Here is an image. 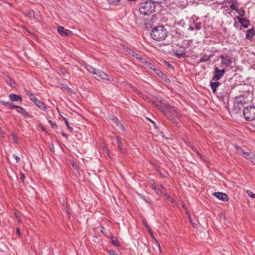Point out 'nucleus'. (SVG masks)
<instances>
[{
    "label": "nucleus",
    "instance_id": "1",
    "mask_svg": "<svg viewBox=\"0 0 255 255\" xmlns=\"http://www.w3.org/2000/svg\"><path fill=\"white\" fill-rule=\"evenodd\" d=\"M151 37L156 41H162L167 37L168 33L167 30L163 26L154 27L151 31Z\"/></svg>",
    "mask_w": 255,
    "mask_h": 255
},
{
    "label": "nucleus",
    "instance_id": "2",
    "mask_svg": "<svg viewBox=\"0 0 255 255\" xmlns=\"http://www.w3.org/2000/svg\"><path fill=\"white\" fill-rule=\"evenodd\" d=\"M155 4L150 0L142 2L139 6V11L140 13L148 15L154 11Z\"/></svg>",
    "mask_w": 255,
    "mask_h": 255
},
{
    "label": "nucleus",
    "instance_id": "3",
    "mask_svg": "<svg viewBox=\"0 0 255 255\" xmlns=\"http://www.w3.org/2000/svg\"><path fill=\"white\" fill-rule=\"evenodd\" d=\"M225 72V70L224 69L222 70H220L218 67H215L214 68V77H213V80H218L221 77H222Z\"/></svg>",
    "mask_w": 255,
    "mask_h": 255
},
{
    "label": "nucleus",
    "instance_id": "4",
    "mask_svg": "<svg viewBox=\"0 0 255 255\" xmlns=\"http://www.w3.org/2000/svg\"><path fill=\"white\" fill-rule=\"evenodd\" d=\"M238 114V113H234ZM241 116H243L245 119L248 121H252L255 119V113H239Z\"/></svg>",
    "mask_w": 255,
    "mask_h": 255
},
{
    "label": "nucleus",
    "instance_id": "5",
    "mask_svg": "<svg viewBox=\"0 0 255 255\" xmlns=\"http://www.w3.org/2000/svg\"><path fill=\"white\" fill-rule=\"evenodd\" d=\"M222 60L221 67H224L225 66H230L232 63V59L229 57H225L223 55L220 56Z\"/></svg>",
    "mask_w": 255,
    "mask_h": 255
},
{
    "label": "nucleus",
    "instance_id": "6",
    "mask_svg": "<svg viewBox=\"0 0 255 255\" xmlns=\"http://www.w3.org/2000/svg\"><path fill=\"white\" fill-rule=\"evenodd\" d=\"M95 75L103 80L109 81L111 80L109 76L102 70H97Z\"/></svg>",
    "mask_w": 255,
    "mask_h": 255
},
{
    "label": "nucleus",
    "instance_id": "7",
    "mask_svg": "<svg viewBox=\"0 0 255 255\" xmlns=\"http://www.w3.org/2000/svg\"><path fill=\"white\" fill-rule=\"evenodd\" d=\"M213 195L215 197L223 201H227L229 200L227 194L222 192H215Z\"/></svg>",
    "mask_w": 255,
    "mask_h": 255
},
{
    "label": "nucleus",
    "instance_id": "8",
    "mask_svg": "<svg viewBox=\"0 0 255 255\" xmlns=\"http://www.w3.org/2000/svg\"><path fill=\"white\" fill-rule=\"evenodd\" d=\"M151 187L153 190H154L157 194H163L166 192L165 189L162 186H160L159 187L157 188L154 184H152Z\"/></svg>",
    "mask_w": 255,
    "mask_h": 255
},
{
    "label": "nucleus",
    "instance_id": "9",
    "mask_svg": "<svg viewBox=\"0 0 255 255\" xmlns=\"http://www.w3.org/2000/svg\"><path fill=\"white\" fill-rule=\"evenodd\" d=\"M141 63L144 64L147 67H148L151 70L154 71L157 73V74H159V73H161V72L159 70L155 69V66L152 64L147 61L145 59H144L142 60V61H141Z\"/></svg>",
    "mask_w": 255,
    "mask_h": 255
},
{
    "label": "nucleus",
    "instance_id": "10",
    "mask_svg": "<svg viewBox=\"0 0 255 255\" xmlns=\"http://www.w3.org/2000/svg\"><path fill=\"white\" fill-rule=\"evenodd\" d=\"M8 97L12 102H21L22 97L20 95H17L15 94H10L9 95Z\"/></svg>",
    "mask_w": 255,
    "mask_h": 255
},
{
    "label": "nucleus",
    "instance_id": "11",
    "mask_svg": "<svg viewBox=\"0 0 255 255\" xmlns=\"http://www.w3.org/2000/svg\"><path fill=\"white\" fill-rule=\"evenodd\" d=\"M127 51L128 52L129 54L131 55L141 62L144 59V58H142L138 53H135L130 49H129L128 50H127Z\"/></svg>",
    "mask_w": 255,
    "mask_h": 255
},
{
    "label": "nucleus",
    "instance_id": "12",
    "mask_svg": "<svg viewBox=\"0 0 255 255\" xmlns=\"http://www.w3.org/2000/svg\"><path fill=\"white\" fill-rule=\"evenodd\" d=\"M255 34L254 29H251L247 31L246 38L249 40H252Z\"/></svg>",
    "mask_w": 255,
    "mask_h": 255
},
{
    "label": "nucleus",
    "instance_id": "13",
    "mask_svg": "<svg viewBox=\"0 0 255 255\" xmlns=\"http://www.w3.org/2000/svg\"><path fill=\"white\" fill-rule=\"evenodd\" d=\"M238 18L239 19V22L243 27L245 28L248 27L249 25L250 24V21L248 20L245 18L238 17Z\"/></svg>",
    "mask_w": 255,
    "mask_h": 255
},
{
    "label": "nucleus",
    "instance_id": "14",
    "mask_svg": "<svg viewBox=\"0 0 255 255\" xmlns=\"http://www.w3.org/2000/svg\"><path fill=\"white\" fill-rule=\"evenodd\" d=\"M24 92L25 94L29 98V99L33 102H35V101L37 100V98L35 97L34 95L31 93L30 92L28 91L26 89L24 90Z\"/></svg>",
    "mask_w": 255,
    "mask_h": 255
},
{
    "label": "nucleus",
    "instance_id": "15",
    "mask_svg": "<svg viewBox=\"0 0 255 255\" xmlns=\"http://www.w3.org/2000/svg\"><path fill=\"white\" fill-rule=\"evenodd\" d=\"M35 105H36L38 107L40 108V110H43L45 109V106L43 103L39 101L38 99L33 102Z\"/></svg>",
    "mask_w": 255,
    "mask_h": 255
},
{
    "label": "nucleus",
    "instance_id": "16",
    "mask_svg": "<svg viewBox=\"0 0 255 255\" xmlns=\"http://www.w3.org/2000/svg\"><path fill=\"white\" fill-rule=\"evenodd\" d=\"M7 107L11 110L16 109L18 112H19V109L22 110H23L22 108L19 106H15L11 103H8Z\"/></svg>",
    "mask_w": 255,
    "mask_h": 255
},
{
    "label": "nucleus",
    "instance_id": "17",
    "mask_svg": "<svg viewBox=\"0 0 255 255\" xmlns=\"http://www.w3.org/2000/svg\"><path fill=\"white\" fill-rule=\"evenodd\" d=\"M85 68L91 73H92L93 74H95L97 70L95 68H94V67H92L91 65H86L85 66Z\"/></svg>",
    "mask_w": 255,
    "mask_h": 255
},
{
    "label": "nucleus",
    "instance_id": "18",
    "mask_svg": "<svg viewBox=\"0 0 255 255\" xmlns=\"http://www.w3.org/2000/svg\"><path fill=\"white\" fill-rule=\"evenodd\" d=\"M219 86V82L211 83V87L212 91L214 93H215L216 92V89Z\"/></svg>",
    "mask_w": 255,
    "mask_h": 255
},
{
    "label": "nucleus",
    "instance_id": "19",
    "mask_svg": "<svg viewBox=\"0 0 255 255\" xmlns=\"http://www.w3.org/2000/svg\"><path fill=\"white\" fill-rule=\"evenodd\" d=\"M116 139H117V144H118V147H119V149L123 152H124L125 150H124V148L122 147V142L121 141L120 138L119 137H116Z\"/></svg>",
    "mask_w": 255,
    "mask_h": 255
},
{
    "label": "nucleus",
    "instance_id": "20",
    "mask_svg": "<svg viewBox=\"0 0 255 255\" xmlns=\"http://www.w3.org/2000/svg\"><path fill=\"white\" fill-rule=\"evenodd\" d=\"M212 57L211 55H210L209 56H207L206 55H204L203 57H202L199 61V63H201V62H206V61H207L209 60L210 58H211Z\"/></svg>",
    "mask_w": 255,
    "mask_h": 255
},
{
    "label": "nucleus",
    "instance_id": "21",
    "mask_svg": "<svg viewBox=\"0 0 255 255\" xmlns=\"http://www.w3.org/2000/svg\"><path fill=\"white\" fill-rule=\"evenodd\" d=\"M112 243L116 247H119L120 244L118 240H117L114 237L112 236L111 238Z\"/></svg>",
    "mask_w": 255,
    "mask_h": 255
},
{
    "label": "nucleus",
    "instance_id": "22",
    "mask_svg": "<svg viewBox=\"0 0 255 255\" xmlns=\"http://www.w3.org/2000/svg\"><path fill=\"white\" fill-rule=\"evenodd\" d=\"M110 119L112 121H113V122L114 123H115L118 126H119L120 124V122L119 121V120L115 117H114V116H112L111 117H110Z\"/></svg>",
    "mask_w": 255,
    "mask_h": 255
},
{
    "label": "nucleus",
    "instance_id": "23",
    "mask_svg": "<svg viewBox=\"0 0 255 255\" xmlns=\"http://www.w3.org/2000/svg\"><path fill=\"white\" fill-rule=\"evenodd\" d=\"M57 30H58V33L60 35L63 36L64 33V31L65 30L64 28L61 26H58L57 27Z\"/></svg>",
    "mask_w": 255,
    "mask_h": 255
},
{
    "label": "nucleus",
    "instance_id": "24",
    "mask_svg": "<svg viewBox=\"0 0 255 255\" xmlns=\"http://www.w3.org/2000/svg\"><path fill=\"white\" fill-rule=\"evenodd\" d=\"M164 196L171 203H173L174 202L173 199L169 195L167 194L166 192L164 194Z\"/></svg>",
    "mask_w": 255,
    "mask_h": 255
},
{
    "label": "nucleus",
    "instance_id": "25",
    "mask_svg": "<svg viewBox=\"0 0 255 255\" xmlns=\"http://www.w3.org/2000/svg\"><path fill=\"white\" fill-rule=\"evenodd\" d=\"M63 119L67 128L70 130H72L73 129V128L70 127L68 120L64 117H63Z\"/></svg>",
    "mask_w": 255,
    "mask_h": 255
},
{
    "label": "nucleus",
    "instance_id": "26",
    "mask_svg": "<svg viewBox=\"0 0 255 255\" xmlns=\"http://www.w3.org/2000/svg\"><path fill=\"white\" fill-rule=\"evenodd\" d=\"M241 151L243 154L245 156V157L247 158V157H252L251 155H254L253 154L249 153L247 152H245L243 149H241Z\"/></svg>",
    "mask_w": 255,
    "mask_h": 255
},
{
    "label": "nucleus",
    "instance_id": "27",
    "mask_svg": "<svg viewBox=\"0 0 255 255\" xmlns=\"http://www.w3.org/2000/svg\"><path fill=\"white\" fill-rule=\"evenodd\" d=\"M195 26L196 30H200L201 28V23L200 22H196L195 23Z\"/></svg>",
    "mask_w": 255,
    "mask_h": 255
},
{
    "label": "nucleus",
    "instance_id": "28",
    "mask_svg": "<svg viewBox=\"0 0 255 255\" xmlns=\"http://www.w3.org/2000/svg\"><path fill=\"white\" fill-rule=\"evenodd\" d=\"M7 82H8L9 84L11 86H13V85L15 84L14 82L13 81V80L12 79H11L9 77H7Z\"/></svg>",
    "mask_w": 255,
    "mask_h": 255
},
{
    "label": "nucleus",
    "instance_id": "29",
    "mask_svg": "<svg viewBox=\"0 0 255 255\" xmlns=\"http://www.w3.org/2000/svg\"><path fill=\"white\" fill-rule=\"evenodd\" d=\"M48 123L49 124H50L52 128H57V125L55 123H53L52 122V121L49 120Z\"/></svg>",
    "mask_w": 255,
    "mask_h": 255
},
{
    "label": "nucleus",
    "instance_id": "30",
    "mask_svg": "<svg viewBox=\"0 0 255 255\" xmlns=\"http://www.w3.org/2000/svg\"><path fill=\"white\" fill-rule=\"evenodd\" d=\"M247 193L248 194V195L249 196H250L251 197H252L253 198H255V194H254L252 191H251L250 190H247Z\"/></svg>",
    "mask_w": 255,
    "mask_h": 255
},
{
    "label": "nucleus",
    "instance_id": "31",
    "mask_svg": "<svg viewBox=\"0 0 255 255\" xmlns=\"http://www.w3.org/2000/svg\"><path fill=\"white\" fill-rule=\"evenodd\" d=\"M251 156L253 157H247V159L250 160L253 163H255V155H251Z\"/></svg>",
    "mask_w": 255,
    "mask_h": 255
},
{
    "label": "nucleus",
    "instance_id": "32",
    "mask_svg": "<svg viewBox=\"0 0 255 255\" xmlns=\"http://www.w3.org/2000/svg\"><path fill=\"white\" fill-rule=\"evenodd\" d=\"M71 31L68 29H65L64 31V33L63 36H69L71 33Z\"/></svg>",
    "mask_w": 255,
    "mask_h": 255
},
{
    "label": "nucleus",
    "instance_id": "33",
    "mask_svg": "<svg viewBox=\"0 0 255 255\" xmlns=\"http://www.w3.org/2000/svg\"><path fill=\"white\" fill-rule=\"evenodd\" d=\"M154 4V3H162L165 0H150Z\"/></svg>",
    "mask_w": 255,
    "mask_h": 255
},
{
    "label": "nucleus",
    "instance_id": "34",
    "mask_svg": "<svg viewBox=\"0 0 255 255\" xmlns=\"http://www.w3.org/2000/svg\"><path fill=\"white\" fill-rule=\"evenodd\" d=\"M240 16H243L245 13V11L242 9H238L237 10Z\"/></svg>",
    "mask_w": 255,
    "mask_h": 255
},
{
    "label": "nucleus",
    "instance_id": "35",
    "mask_svg": "<svg viewBox=\"0 0 255 255\" xmlns=\"http://www.w3.org/2000/svg\"><path fill=\"white\" fill-rule=\"evenodd\" d=\"M246 110H250V111H255V106H250L249 107H247V108H246Z\"/></svg>",
    "mask_w": 255,
    "mask_h": 255
},
{
    "label": "nucleus",
    "instance_id": "36",
    "mask_svg": "<svg viewBox=\"0 0 255 255\" xmlns=\"http://www.w3.org/2000/svg\"><path fill=\"white\" fill-rule=\"evenodd\" d=\"M109 3H113V4H117L120 0H107Z\"/></svg>",
    "mask_w": 255,
    "mask_h": 255
},
{
    "label": "nucleus",
    "instance_id": "37",
    "mask_svg": "<svg viewBox=\"0 0 255 255\" xmlns=\"http://www.w3.org/2000/svg\"><path fill=\"white\" fill-rule=\"evenodd\" d=\"M60 71L63 74V75L65 77H66V74H67V72L66 71V70L64 69H63V68H61L60 69Z\"/></svg>",
    "mask_w": 255,
    "mask_h": 255
},
{
    "label": "nucleus",
    "instance_id": "38",
    "mask_svg": "<svg viewBox=\"0 0 255 255\" xmlns=\"http://www.w3.org/2000/svg\"><path fill=\"white\" fill-rule=\"evenodd\" d=\"M20 180H21V181L22 182H24V178H25V175H24L23 173H20Z\"/></svg>",
    "mask_w": 255,
    "mask_h": 255
},
{
    "label": "nucleus",
    "instance_id": "39",
    "mask_svg": "<svg viewBox=\"0 0 255 255\" xmlns=\"http://www.w3.org/2000/svg\"><path fill=\"white\" fill-rule=\"evenodd\" d=\"M231 8L235 10H237L238 8L237 7V6L234 4H232L231 5Z\"/></svg>",
    "mask_w": 255,
    "mask_h": 255
},
{
    "label": "nucleus",
    "instance_id": "40",
    "mask_svg": "<svg viewBox=\"0 0 255 255\" xmlns=\"http://www.w3.org/2000/svg\"><path fill=\"white\" fill-rule=\"evenodd\" d=\"M11 136L13 138V139L16 142H17V137L14 134H11Z\"/></svg>",
    "mask_w": 255,
    "mask_h": 255
},
{
    "label": "nucleus",
    "instance_id": "41",
    "mask_svg": "<svg viewBox=\"0 0 255 255\" xmlns=\"http://www.w3.org/2000/svg\"><path fill=\"white\" fill-rule=\"evenodd\" d=\"M109 254L110 255H118V254L115 252L114 251H109Z\"/></svg>",
    "mask_w": 255,
    "mask_h": 255
},
{
    "label": "nucleus",
    "instance_id": "42",
    "mask_svg": "<svg viewBox=\"0 0 255 255\" xmlns=\"http://www.w3.org/2000/svg\"><path fill=\"white\" fill-rule=\"evenodd\" d=\"M13 157L15 159L16 162H18L20 161V158L18 156L13 155Z\"/></svg>",
    "mask_w": 255,
    "mask_h": 255
},
{
    "label": "nucleus",
    "instance_id": "43",
    "mask_svg": "<svg viewBox=\"0 0 255 255\" xmlns=\"http://www.w3.org/2000/svg\"><path fill=\"white\" fill-rule=\"evenodd\" d=\"M21 113L22 114V115L25 118H27L28 116H29L28 113Z\"/></svg>",
    "mask_w": 255,
    "mask_h": 255
},
{
    "label": "nucleus",
    "instance_id": "44",
    "mask_svg": "<svg viewBox=\"0 0 255 255\" xmlns=\"http://www.w3.org/2000/svg\"><path fill=\"white\" fill-rule=\"evenodd\" d=\"M65 209L66 210V212L67 213L68 217L70 218V211L69 210V209L68 208H67V207H65Z\"/></svg>",
    "mask_w": 255,
    "mask_h": 255
},
{
    "label": "nucleus",
    "instance_id": "45",
    "mask_svg": "<svg viewBox=\"0 0 255 255\" xmlns=\"http://www.w3.org/2000/svg\"><path fill=\"white\" fill-rule=\"evenodd\" d=\"M16 233L18 234V236H20V231L19 228H17L16 230Z\"/></svg>",
    "mask_w": 255,
    "mask_h": 255
},
{
    "label": "nucleus",
    "instance_id": "46",
    "mask_svg": "<svg viewBox=\"0 0 255 255\" xmlns=\"http://www.w3.org/2000/svg\"><path fill=\"white\" fill-rule=\"evenodd\" d=\"M194 29V28L193 26H189L188 28V30L189 31H193Z\"/></svg>",
    "mask_w": 255,
    "mask_h": 255
},
{
    "label": "nucleus",
    "instance_id": "47",
    "mask_svg": "<svg viewBox=\"0 0 255 255\" xmlns=\"http://www.w3.org/2000/svg\"><path fill=\"white\" fill-rule=\"evenodd\" d=\"M61 134L65 137L66 138H67L68 137V135L66 134V133H65L64 132H61Z\"/></svg>",
    "mask_w": 255,
    "mask_h": 255
},
{
    "label": "nucleus",
    "instance_id": "48",
    "mask_svg": "<svg viewBox=\"0 0 255 255\" xmlns=\"http://www.w3.org/2000/svg\"><path fill=\"white\" fill-rule=\"evenodd\" d=\"M3 131L1 129V128L0 127V136H3Z\"/></svg>",
    "mask_w": 255,
    "mask_h": 255
},
{
    "label": "nucleus",
    "instance_id": "49",
    "mask_svg": "<svg viewBox=\"0 0 255 255\" xmlns=\"http://www.w3.org/2000/svg\"><path fill=\"white\" fill-rule=\"evenodd\" d=\"M105 152H106V154L108 155H110V152H109V150L108 149H107V148H105Z\"/></svg>",
    "mask_w": 255,
    "mask_h": 255
},
{
    "label": "nucleus",
    "instance_id": "50",
    "mask_svg": "<svg viewBox=\"0 0 255 255\" xmlns=\"http://www.w3.org/2000/svg\"><path fill=\"white\" fill-rule=\"evenodd\" d=\"M32 13H33V11H31V12H28L27 14H26V15H27L28 16H31L32 14Z\"/></svg>",
    "mask_w": 255,
    "mask_h": 255
},
{
    "label": "nucleus",
    "instance_id": "51",
    "mask_svg": "<svg viewBox=\"0 0 255 255\" xmlns=\"http://www.w3.org/2000/svg\"><path fill=\"white\" fill-rule=\"evenodd\" d=\"M147 120H149L150 122H151L154 125V127H155V123L153 121H152L151 120H150L149 118H147Z\"/></svg>",
    "mask_w": 255,
    "mask_h": 255
},
{
    "label": "nucleus",
    "instance_id": "52",
    "mask_svg": "<svg viewBox=\"0 0 255 255\" xmlns=\"http://www.w3.org/2000/svg\"><path fill=\"white\" fill-rule=\"evenodd\" d=\"M182 206L184 209H185V210H187V208H186L185 205L183 203H182Z\"/></svg>",
    "mask_w": 255,
    "mask_h": 255
},
{
    "label": "nucleus",
    "instance_id": "53",
    "mask_svg": "<svg viewBox=\"0 0 255 255\" xmlns=\"http://www.w3.org/2000/svg\"><path fill=\"white\" fill-rule=\"evenodd\" d=\"M14 215H15V217L16 219H18L19 218V217L18 216L17 213H15Z\"/></svg>",
    "mask_w": 255,
    "mask_h": 255
},
{
    "label": "nucleus",
    "instance_id": "54",
    "mask_svg": "<svg viewBox=\"0 0 255 255\" xmlns=\"http://www.w3.org/2000/svg\"><path fill=\"white\" fill-rule=\"evenodd\" d=\"M157 244H158V247L159 248V250L160 252H161V249L160 248V245H159L158 243H157Z\"/></svg>",
    "mask_w": 255,
    "mask_h": 255
},
{
    "label": "nucleus",
    "instance_id": "55",
    "mask_svg": "<svg viewBox=\"0 0 255 255\" xmlns=\"http://www.w3.org/2000/svg\"><path fill=\"white\" fill-rule=\"evenodd\" d=\"M104 228L103 227H101V231L103 233V231H104Z\"/></svg>",
    "mask_w": 255,
    "mask_h": 255
},
{
    "label": "nucleus",
    "instance_id": "56",
    "mask_svg": "<svg viewBox=\"0 0 255 255\" xmlns=\"http://www.w3.org/2000/svg\"><path fill=\"white\" fill-rule=\"evenodd\" d=\"M169 113H170L166 112V113H165V115L166 116H168V114H169Z\"/></svg>",
    "mask_w": 255,
    "mask_h": 255
},
{
    "label": "nucleus",
    "instance_id": "57",
    "mask_svg": "<svg viewBox=\"0 0 255 255\" xmlns=\"http://www.w3.org/2000/svg\"><path fill=\"white\" fill-rule=\"evenodd\" d=\"M196 153H197V154H198L200 157H201V156H202V155H201L199 153V152H198V151H197V152H196Z\"/></svg>",
    "mask_w": 255,
    "mask_h": 255
},
{
    "label": "nucleus",
    "instance_id": "58",
    "mask_svg": "<svg viewBox=\"0 0 255 255\" xmlns=\"http://www.w3.org/2000/svg\"><path fill=\"white\" fill-rule=\"evenodd\" d=\"M148 231L151 234V235H152V232H151V230H148Z\"/></svg>",
    "mask_w": 255,
    "mask_h": 255
},
{
    "label": "nucleus",
    "instance_id": "59",
    "mask_svg": "<svg viewBox=\"0 0 255 255\" xmlns=\"http://www.w3.org/2000/svg\"><path fill=\"white\" fill-rule=\"evenodd\" d=\"M168 66L169 67H171L172 66V65L168 63Z\"/></svg>",
    "mask_w": 255,
    "mask_h": 255
},
{
    "label": "nucleus",
    "instance_id": "60",
    "mask_svg": "<svg viewBox=\"0 0 255 255\" xmlns=\"http://www.w3.org/2000/svg\"><path fill=\"white\" fill-rule=\"evenodd\" d=\"M168 107H169V108H170V105H168H168H167V108L168 109Z\"/></svg>",
    "mask_w": 255,
    "mask_h": 255
},
{
    "label": "nucleus",
    "instance_id": "61",
    "mask_svg": "<svg viewBox=\"0 0 255 255\" xmlns=\"http://www.w3.org/2000/svg\"><path fill=\"white\" fill-rule=\"evenodd\" d=\"M19 222H21V220H20L19 218L18 219H17Z\"/></svg>",
    "mask_w": 255,
    "mask_h": 255
}]
</instances>
